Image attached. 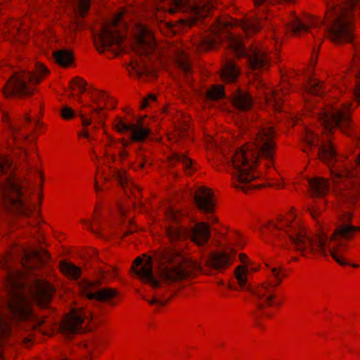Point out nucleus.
Returning <instances> with one entry per match:
<instances>
[{
	"label": "nucleus",
	"mask_w": 360,
	"mask_h": 360,
	"mask_svg": "<svg viewBox=\"0 0 360 360\" xmlns=\"http://www.w3.org/2000/svg\"><path fill=\"white\" fill-rule=\"evenodd\" d=\"M214 204H196L198 209L207 215V219L212 222H217V219L212 215Z\"/></svg>",
	"instance_id": "obj_46"
},
{
	"label": "nucleus",
	"mask_w": 360,
	"mask_h": 360,
	"mask_svg": "<svg viewBox=\"0 0 360 360\" xmlns=\"http://www.w3.org/2000/svg\"><path fill=\"white\" fill-rule=\"evenodd\" d=\"M32 73V80L37 86L38 84L41 82L49 74L48 68L41 63H36L34 70L30 72Z\"/></svg>",
	"instance_id": "obj_32"
},
{
	"label": "nucleus",
	"mask_w": 360,
	"mask_h": 360,
	"mask_svg": "<svg viewBox=\"0 0 360 360\" xmlns=\"http://www.w3.org/2000/svg\"><path fill=\"white\" fill-rule=\"evenodd\" d=\"M122 144L123 146L127 147L129 145V143L125 140H122Z\"/></svg>",
	"instance_id": "obj_64"
},
{
	"label": "nucleus",
	"mask_w": 360,
	"mask_h": 360,
	"mask_svg": "<svg viewBox=\"0 0 360 360\" xmlns=\"http://www.w3.org/2000/svg\"><path fill=\"white\" fill-rule=\"evenodd\" d=\"M307 210L311 216L316 219L322 213L323 209L319 207L316 204H310V206L307 207Z\"/></svg>",
	"instance_id": "obj_52"
},
{
	"label": "nucleus",
	"mask_w": 360,
	"mask_h": 360,
	"mask_svg": "<svg viewBox=\"0 0 360 360\" xmlns=\"http://www.w3.org/2000/svg\"><path fill=\"white\" fill-rule=\"evenodd\" d=\"M323 85L317 78L311 77L305 87V91L313 95H321L323 92Z\"/></svg>",
	"instance_id": "obj_34"
},
{
	"label": "nucleus",
	"mask_w": 360,
	"mask_h": 360,
	"mask_svg": "<svg viewBox=\"0 0 360 360\" xmlns=\"http://www.w3.org/2000/svg\"><path fill=\"white\" fill-rule=\"evenodd\" d=\"M354 94V101L344 103L340 108L327 106L319 115L325 132L330 133L338 128L342 133L349 134L352 128V111L360 103V82L356 85Z\"/></svg>",
	"instance_id": "obj_6"
},
{
	"label": "nucleus",
	"mask_w": 360,
	"mask_h": 360,
	"mask_svg": "<svg viewBox=\"0 0 360 360\" xmlns=\"http://www.w3.org/2000/svg\"><path fill=\"white\" fill-rule=\"evenodd\" d=\"M39 193H38V200L39 202H42L44 200L43 190H40L39 188Z\"/></svg>",
	"instance_id": "obj_61"
},
{
	"label": "nucleus",
	"mask_w": 360,
	"mask_h": 360,
	"mask_svg": "<svg viewBox=\"0 0 360 360\" xmlns=\"http://www.w3.org/2000/svg\"><path fill=\"white\" fill-rule=\"evenodd\" d=\"M119 157L120 160H125L129 157V153L127 150L123 149L120 152Z\"/></svg>",
	"instance_id": "obj_59"
},
{
	"label": "nucleus",
	"mask_w": 360,
	"mask_h": 360,
	"mask_svg": "<svg viewBox=\"0 0 360 360\" xmlns=\"http://www.w3.org/2000/svg\"><path fill=\"white\" fill-rule=\"evenodd\" d=\"M155 46V39L153 32L146 26L138 25L135 32V41L133 49L139 55H148Z\"/></svg>",
	"instance_id": "obj_17"
},
{
	"label": "nucleus",
	"mask_w": 360,
	"mask_h": 360,
	"mask_svg": "<svg viewBox=\"0 0 360 360\" xmlns=\"http://www.w3.org/2000/svg\"><path fill=\"white\" fill-rule=\"evenodd\" d=\"M194 200V202H214L219 200V198L212 188L201 186L195 190Z\"/></svg>",
	"instance_id": "obj_27"
},
{
	"label": "nucleus",
	"mask_w": 360,
	"mask_h": 360,
	"mask_svg": "<svg viewBox=\"0 0 360 360\" xmlns=\"http://www.w3.org/2000/svg\"><path fill=\"white\" fill-rule=\"evenodd\" d=\"M28 256L41 264L46 262L49 259V253L42 248L32 251Z\"/></svg>",
	"instance_id": "obj_44"
},
{
	"label": "nucleus",
	"mask_w": 360,
	"mask_h": 360,
	"mask_svg": "<svg viewBox=\"0 0 360 360\" xmlns=\"http://www.w3.org/2000/svg\"><path fill=\"white\" fill-rule=\"evenodd\" d=\"M123 14L124 12L120 11L111 22H105L94 39V46L98 52L108 53V58H114L123 51L122 43L126 35L120 32L118 28V23Z\"/></svg>",
	"instance_id": "obj_8"
},
{
	"label": "nucleus",
	"mask_w": 360,
	"mask_h": 360,
	"mask_svg": "<svg viewBox=\"0 0 360 360\" xmlns=\"http://www.w3.org/2000/svg\"><path fill=\"white\" fill-rule=\"evenodd\" d=\"M116 100L107 91L96 90L92 93L91 103L83 104L79 109V116L84 127L89 126L93 120L103 115L105 110H111L116 106Z\"/></svg>",
	"instance_id": "obj_10"
},
{
	"label": "nucleus",
	"mask_w": 360,
	"mask_h": 360,
	"mask_svg": "<svg viewBox=\"0 0 360 360\" xmlns=\"http://www.w3.org/2000/svg\"><path fill=\"white\" fill-rule=\"evenodd\" d=\"M155 257L160 266L159 278L154 274L151 257H147L145 260L137 257L131 267L133 272L142 281L153 288H162V283L170 284L193 274L205 272L200 263L186 257L179 250L164 249L158 252Z\"/></svg>",
	"instance_id": "obj_3"
},
{
	"label": "nucleus",
	"mask_w": 360,
	"mask_h": 360,
	"mask_svg": "<svg viewBox=\"0 0 360 360\" xmlns=\"http://www.w3.org/2000/svg\"><path fill=\"white\" fill-rule=\"evenodd\" d=\"M359 9L360 6L356 8L352 6L349 0L343 5L335 1L327 4L325 18L331 22L327 30V36L333 43L342 44L353 41L354 15Z\"/></svg>",
	"instance_id": "obj_4"
},
{
	"label": "nucleus",
	"mask_w": 360,
	"mask_h": 360,
	"mask_svg": "<svg viewBox=\"0 0 360 360\" xmlns=\"http://www.w3.org/2000/svg\"><path fill=\"white\" fill-rule=\"evenodd\" d=\"M240 257L242 262H245V260L247 258L246 255L243 254H240Z\"/></svg>",
	"instance_id": "obj_63"
},
{
	"label": "nucleus",
	"mask_w": 360,
	"mask_h": 360,
	"mask_svg": "<svg viewBox=\"0 0 360 360\" xmlns=\"http://www.w3.org/2000/svg\"><path fill=\"white\" fill-rule=\"evenodd\" d=\"M53 292V287L47 284L45 286H41L37 289V292L34 295V298L39 305L42 307H45L51 300Z\"/></svg>",
	"instance_id": "obj_26"
},
{
	"label": "nucleus",
	"mask_w": 360,
	"mask_h": 360,
	"mask_svg": "<svg viewBox=\"0 0 360 360\" xmlns=\"http://www.w3.org/2000/svg\"><path fill=\"white\" fill-rule=\"evenodd\" d=\"M292 215L278 222L269 221L260 231L263 239L273 245H278L285 249H295L302 252L319 254L322 256L330 255L340 265L349 264L345 255L350 247V241L360 227L350 224L352 213L341 210L338 213L339 222L330 236L324 231L315 238L307 235V231L298 221H292Z\"/></svg>",
	"instance_id": "obj_1"
},
{
	"label": "nucleus",
	"mask_w": 360,
	"mask_h": 360,
	"mask_svg": "<svg viewBox=\"0 0 360 360\" xmlns=\"http://www.w3.org/2000/svg\"><path fill=\"white\" fill-rule=\"evenodd\" d=\"M112 172H114V174L117 176L119 180V184L123 188H125L128 184V176L126 171L114 169Z\"/></svg>",
	"instance_id": "obj_47"
},
{
	"label": "nucleus",
	"mask_w": 360,
	"mask_h": 360,
	"mask_svg": "<svg viewBox=\"0 0 360 360\" xmlns=\"http://www.w3.org/2000/svg\"><path fill=\"white\" fill-rule=\"evenodd\" d=\"M207 98L212 100H219L224 96V89L221 85H215L207 91Z\"/></svg>",
	"instance_id": "obj_42"
},
{
	"label": "nucleus",
	"mask_w": 360,
	"mask_h": 360,
	"mask_svg": "<svg viewBox=\"0 0 360 360\" xmlns=\"http://www.w3.org/2000/svg\"><path fill=\"white\" fill-rule=\"evenodd\" d=\"M4 35L11 43L23 44L28 39V27L18 20H11L6 24Z\"/></svg>",
	"instance_id": "obj_19"
},
{
	"label": "nucleus",
	"mask_w": 360,
	"mask_h": 360,
	"mask_svg": "<svg viewBox=\"0 0 360 360\" xmlns=\"http://www.w3.org/2000/svg\"><path fill=\"white\" fill-rule=\"evenodd\" d=\"M239 26L244 33L248 36L257 33L260 30V22L257 18H246L243 20L233 19L231 17L218 18L211 26L212 35L205 38L199 46L200 51H207L213 49L224 37L229 38V46L239 58L246 56L250 68L253 70L268 68L271 64L269 51L264 46H253L245 53L244 45L239 37L231 35L229 32L235 27Z\"/></svg>",
	"instance_id": "obj_2"
},
{
	"label": "nucleus",
	"mask_w": 360,
	"mask_h": 360,
	"mask_svg": "<svg viewBox=\"0 0 360 360\" xmlns=\"http://www.w3.org/2000/svg\"><path fill=\"white\" fill-rule=\"evenodd\" d=\"M147 302L150 304H157V305H159V306H164L167 303V301H163V300H161L158 299L156 297H154L152 300H147Z\"/></svg>",
	"instance_id": "obj_56"
},
{
	"label": "nucleus",
	"mask_w": 360,
	"mask_h": 360,
	"mask_svg": "<svg viewBox=\"0 0 360 360\" xmlns=\"http://www.w3.org/2000/svg\"><path fill=\"white\" fill-rule=\"evenodd\" d=\"M337 156L336 149L330 139L322 142L319 149L318 157L326 164H330Z\"/></svg>",
	"instance_id": "obj_25"
},
{
	"label": "nucleus",
	"mask_w": 360,
	"mask_h": 360,
	"mask_svg": "<svg viewBox=\"0 0 360 360\" xmlns=\"http://www.w3.org/2000/svg\"><path fill=\"white\" fill-rule=\"evenodd\" d=\"M82 127H84V129L81 131H79L78 133V136L79 137H84V138H86V139H89L90 138V134H89V130L86 129V127L88 126L84 127L82 125Z\"/></svg>",
	"instance_id": "obj_57"
},
{
	"label": "nucleus",
	"mask_w": 360,
	"mask_h": 360,
	"mask_svg": "<svg viewBox=\"0 0 360 360\" xmlns=\"http://www.w3.org/2000/svg\"><path fill=\"white\" fill-rule=\"evenodd\" d=\"M37 90L32 80V73L28 71H20L13 74L3 89V93L7 98L13 96H30Z\"/></svg>",
	"instance_id": "obj_12"
},
{
	"label": "nucleus",
	"mask_w": 360,
	"mask_h": 360,
	"mask_svg": "<svg viewBox=\"0 0 360 360\" xmlns=\"http://www.w3.org/2000/svg\"><path fill=\"white\" fill-rule=\"evenodd\" d=\"M322 22L319 17L307 14L292 21L289 29L295 36H301L308 32L310 28L320 26Z\"/></svg>",
	"instance_id": "obj_20"
},
{
	"label": "nucleus",
	"mask_w": 360,
	"mask_h": 360,
	"mask_svg": "<svg viewBox=\"0 0 360 360\" xmlns=\"http://www.w3.org/2000/svg\"><path fill=\"white\" fill-rule=\"evenodd\" d=\"M127 70L130 76L135 77H140L144 72L143 65L135 60L129 63Z\"/></svg>",
	"instance_id": "obj_43"
},
{
	"label": "nucleus",
	"mask_w": 360,
	"mask_h": 360,
	"mask_svg": "<svg viewBox=\"0 0 360 360\" xmlns=\"http://www.w3.org/2000/svg\"><path fill=\"white\" fill-rule=\"evenodd\" d=\"M240 73L238 67L231 61H227L221 71V78L227 83L234 82Z\"/></svg>",
	"instance_id": "obj_29"
},
{
	"label": "nucleus",
	"mask_w": 360,
	"mask_h": 360,
	"mask_svg": "<svg viewBox=\"0 0 360 360\" xmlns=\"http://www.w3.org/2000/svg\"><path fill=\"white\" fill-rule=\"evenodd\" d=\"M13 141L15 146L20 148L23 141H25L29 136L25 124L22 122L15 123L11 126Z\"/></svg>",
	"instance_id": "obj_28"
},
{
	"label": "nucleus",
	"mask_w": 360,
	"mask_h": 360,
	"mask_svg": "<svg viewBox=\"0 0 360 360\" xmlns=\"http://www.w3.org/2000/svg\"><path fill=\"white\" fill-rule=\"evenodd\" d=\"M309 191L313 198L324 196L329 188V183L326 179L322 177H314L308 180Z\"/></svg>",
	"instance_id": "obj_23"
},
{
	"label": "nucleus",
	"mask_w": 360,
	"mask_h": 360,
	"mask_svg": "<svg viewBox=\"0 0 360 360\" xmlns=\"http://www.w3.org/2000/svg\"><path fill=\"white\" fill-rule=\"evenodd\" d=\"M289 94V84L282 83L276 89L268 90L265 93L266 103L268 105L272 107L276 112L282 110V104L284 97Z\"/></svg>",
	"instance_id": "obj_21"
},
{
	"label": "nucleus",
	"mask_w": 360,
	"mask_h": 360,
	"mask_svg": "<svg viewBox=\"0 0 360 360\" xmlns=\"http://www.w3.org/2000/svg\"><path fill=\"white\" fill-rule=\"evenodd\" d=\"M0 267L6 271L4 285L7 293L6 304L11 316L19 319H27L31 310L22 273L10 266L8 260L5 258L0 262Z\"/></svg>",
	"instance_id": "obj_5"
},
{
	"label": "nucleus",
	"mask_w": 360,
	"mask_h": 360,
	"mask_svg": "<svg viewBox=\"0 0 360 360\" xmlns=\"http://www.w3.org/2000/svg\"><path fill=\"white\" fill-rule=\"evenodd\" d=\"M37 176H38L39 179V188L40 190H43L44 189V181H45L44 173V172L42 170H37Z\"/></svg>",
	"instance_id": "obj_55"
},
{
	"label": "nucleus",
	"mask_w": 360,
	"mask_h": 360,
	"mask_svg": "<svg viewBox=\"0 0 360 360\" xmlns=\"http://www.w3.org/2000/svg\"><path fill=\"white\" fill-rule=\"evenodd\" d=\"M330 169L335 183H338L343 179H348L352 176L351 172L345 168L336 169L333 167H331Z\"/></svg>",
	"instance_id": "obj_40"
},
{
	"label": "nucleus",
	"mask_w": 360,
	"mask_h": 360,
	"mask_svg": "<svg viewBox=\"0 0 360 360\" xmlns=\"http://www.w3.org/2000/svg\"><path fill=\"white\" fill-rule=\"evenodd\" d=\"M213 4L209 1H198L193 4L190 0H160L158 10H164L173 14L179 11L189 12L190 15L181 21L191 26L195 21L207 16L213 8Z\"/></svg>",
	"instance_id": "obj_9"
},
{
	"label": "nucleus",
	"mask_w": 360,
	"mask_h": 360,
	"mask_svg": "<svg viewBox=\"0 0 360 360\" xmlns=\"http://www.w3.org/2000/svg\"><path fill=\"white\" fill-rule=\"evenodd\" d=\"M60 269L64 274L72 279H77L81 275V269L72 263L62 262Z\"/></svg>",
	"instance_id": "obj_35"
},
{
	"label": "nucleus",
	"mask_w": 360,
	"mask_h": 360,
	"mask_svg": "<svg viewBox=\"0 0 360 360\" xmlns=\"http://www.w3.org/2000/svg\"><path fill=\"white\" fill-rule=\"evenodd\" d=\"M169 160L171 162H181L184 167L185 172L187 175L191 176L193 174V170L191 168L192 166V160L191 159L186 157L184 155L181 154H174L168 158Z\"/></svg>",
	"instance_id": "obj_33"
},
{
	"label": "nucleus",
	"mask_w": 360,
	"mask_h": 360,
	"mask_svg": "<svg viewBox=\"0 0 360 360\" xmlns=\"http://www.w3.org/2000/svg\"><path fill=\"white\" fill-rule=\"evenodd\" d=\"M130 131V138L134 142H143L150 134V129L147 127H143L139 122L133 124Z\"/></svg>",
	"instance_id": "obj_30"
},
{
	"label": "nucleus",
	"mask_w": 360,
	"mask_h": 360,
	"mask_svg": "<svg viewBox=\"0 0 360 360\" xmlns=\"http://www.w3.org/2000/svg\"><path fill=\"white\" fill-rule=\"evenodd\" d=\"M258 150L253 143H246L236 151L232 158V164L236 169L233 174V186L244 189L243 184H248L257 177L255 166L259 159Z\"/></svg>",
	"instance_id": "obj_7"
},
{
	"label": "nucleus",
	"mask_w": 360,
	"mask_h": 360,
	"mask_svg": "<svg viewBox=\"0 0 360 360\" xmlns=\"http://www.w3.org/2000/svg\"><path fill=\"white\" fill-rule=\"evenodd\" d=\"M246 273V268L243 266H239L236 270V278L240 288L243 290H250V287L247 283Z\"/></svg>",
	"instance_id": "obj_37"
},
{
	"label": "nucleus",
	"mask_w": 360,
	"mask_h": 360,
	"mask_svg": "<svg viewBox=\"0 0 360 360\" xmlns=\"http://www.w3.org/2000/svg\"><path fill=\"white\" fill-rule=\"evenodd\" d=\"M349 2L356 8L360 6V0H349Z\"/></svg>",
	"instance_id": "obj_60"
},
{
	"label": "nucleus",
	"mask_w": 360,
	"mask_h": 360,
	"mask_svg": "<svg viewBox=\"0 0 360 360\" xmlns=\"http://www.w3.org/2000/svg\"><path fill=\"white\" fill-rule=\"evenodd\" d=\"M108 181V177L105 174L104 171L98 169L94 179V188L96 192L98 193L99 191L106 188L105 184Z\"/></svg>",
	"instance_id": "obj_38"
},
{
	"label": "nucleus",
	"mask_w": 360,
	"mask_h": 360,
	"mask_svg": "<svg viewBox=\"0 0 360 360\" xmlns=\"http://www.w3.org/2000/svg\"><path fill=\"white\" fill-rule=\"evenodd\" d=\"M90 319L82 310L72 309L63 319L60 328L61 333L70 338L73 335L87 330Z\"/></svg>",
	"instance_id": "obj_15"
},
{
	"label": "nucleus",
	"mask_w": 360,
	"mask_h": 360,
	"mask_svg": "<svg viewBox=\"0 0 360 360\" xmlns=\"http://www.w3.org/2000/svg\"><path fill=\"white\" fill-rule=\"evenodd\" d=\"M2 120L4 122H9V116L7 113H4Z\"/></svg>",
	"instance_id": "obj_62"
},
{
	"label": "nucleus",
	"mask_w": 360,
	"mask_h": 360,
	"mask_svg": "<svg viewBox=\"0 0 360 360\" xmlns=\"http://www.w3.org/2000/svg\"><path fill=\"white\" fill-rule=\"evenodd\" d=\"M56 62L63 68L70 66L74 61L73 53L69 50H59L53 53Z\"/></svg>",
	"instance_id": "obj_31"
},
{
	"label": "nucleus",
	"mask_w": 360,
	"mask_h": 360,
	"mask_svg": "<svg viewBox=\"0 0 360 360\" xmlns=\"http://www.w3.org/2000/svg\"><path fill=\"white\" fill-rule=\"evenodd\" d=\"M72 84H75L77 86V88L81 91L82 92L84 91L86 83L84 79H83L81 77H75L72 80Z\"/></svg>",
	"instance_id": "obj_53"
},
{
	"label": "nucleus",
	"mask_w": 360,
	"mask_h": 360,
	"mask_svg": "<svg viewBox=\"0 0 360 360\" xmlns=\"http://www.w3.org/2000/svg\"><path fill=\"white\" fill-rule=\"evenodd\" d=\"M174 59L179 68L186 74L191 72L190 63L186 55L181 51H177Z\"/></svg>",
	"instance_id": "obj_36"
},
{
	"label": "nucleus",
	"mask_w": 360,
	"mask_h": 360,
	"mask_svg": "<svg viewBox=\"0 0 360 360\" xmlns=\"http://www.w3.org/2000/svg\"><path fill=\"white\" fill-rule=\"evenodd\" d=\"M270 272L271 281L258 287L254 291L255 302L259 309L271 304H279L273 301L275 297L273 288L281 283L282 278L285 276V274L282 272V269L280 266L271 267Z\"/></svg>",
	"instance_id": "obj_13"
},
{
	"label": "nucleus",
	"mask_w": 360,
	"mask_h": 360,
	"mask_svg": "<svg viewBox=\"0 0 360 360\" xmlns=\"http://www.w3.org/2000/svg\"><path fill=\"white\" fill-rule=\"evenodd\" d=\"M302 141L309 147L316 146L319 142V137L317 134H316L313 130L309 128H307L305 129Z\"/></svg>",
	"instance_id": "obj_41"
},
{
	"label": "nucleus",
	"mask_w": 360,
	"mask_h": 360,
	"mask_svg": "<svg viewBox=\"0 0 360 360\" xmlns=\"http://www.w3.org/2000/svg\"><path fill=\"white\" fill-rule=\"evenodd\" d=\"M0 190L4 198L10 200L11 202H21L25 194L22 181L15 176H8L1 183Z\"/></svg>",
	"instance_id": "obj_18"
},
{
	"label": "nucleus",
	"mask_w": 360,
	"mask_h": 360,
	"mask_svg": "<svg viewBox=\"0 0 360 360\" xmlns=\"http://www.w3.org/2000/svg\"><path fill=\"white\" fill-rule=\"evenodd\" d=\"M111 274L112 276H115L116 275V271L114 268L112 267H110V271H101V275L102 277H104L105 275H107L108 274Z\"/></svg>",
	"instance_id": "obj_58"
},
{
	"label": "nucleus",
	"mask_w": 360,
	"mask_h": 360,
	"mask_svg": "<svg viewBox=\"0 0 360 360\" xmlns=\"http://www.w3.org/2000/svg\"><path fill=\"white\" fill-rule=\"evenodd\" d=\"M60 116L65 120H71L75 117V113L71 108L64 107L61 110Z\"/></svg>",
	"instance_id": "obj_50"
},
{
	"label": "nucleus",
	"mask_w": 360,
	"mask_h": 360,
	"mask_svg": "<svg viewBox=\"0 0 360 360\" xmlns=\"http://www.w3.org/2000/svg\"><path fill=\"white\" fill-rule=\"evenodd\" d=\"M157 98L154 94H149L146 97L143 98L140 108L144 110L148 107H151L153 104L156 103Z\"/></svg>",
	"instance_id": "obj_48"
},
{
	"label": "nucleus",
	"mask_w": 360,
	"mask_h": 360,
	"mask_svg": "<svg viewBox=\"0 0 360 360\" xmlns=\"http://www.w3.org/2000/svg\"><path fill=\"white\" fill-rule=\"evenodd\" d=\"M189 125L187 122L179 123L176 126V130L179 132L178 136L184 137L186 131L188 129Z\"/></svg>",
	"instance_id": "obj_54"
},
{
	"label": "nucleus",
	"mask_w": 360,
	"mask_h": 360,
	"mask_svg": "<svg viewBox=\"0 0 360 360\" xmlns=\"http://www.w3.org/2000/svg\"><path fill=\"white\" fill-rule=\"evenodd\" d=\"M232 104L236 109L241 111L249 110L253 103L251 95L243 91H237L232 96Z\"/></svg>",
	"instance_id": "obj_24"
},
{
	"label": "nucleus",
	"mask_w": 360,
	"mask_h": 360,
	"mask_svg": "<svg viewBox=\"0 0 360 360\" xmlns=\"http://www.w3.org/2000/svg\"><path fill=\"white\" fill-rule=\"evenodd\" d=\"M11 165V160L8 157H0V175L6 172Z\"/></svg>",
	"instance_id": "obj_51"
},
{
	"label": "nucleus",
	"mask_w": 360,
	"mask_h": 360,
	"mask_svg": "<svg viewBox=\"0 0 360 360\" xmlns=\"http://www.w3.org/2000/svg\"><path fill=\"white\" fill-rule=\"evenodd\" d=\"M235 253V250L232 248L224 252L212 253L207 259L206 265L208 268L214 270L224 269L229 264Z\"/></svg>",
	"instance_id": "obj_22"
},
{
	"label": "nucleus",
	"mask_w": 360,
	"mask_h": 360,
	"mask_svg": "<svg viewBox=\"0 0 360 360\" xmlns=\"http://www.w3.org/2000/svg\"><path fill=\"white\" fill-rule=\"evenodd\" d=\"M91 0H79V13L82 18H84L90 8Z\"/></svg>",
	"instance_id": "obj_49"
},
{
	"label": "nucleus",
	"mask_w": 360,
	"mask_h": 360,
	"mask_svg": "<svg viewBox=\"0 0 360 360\" xmlns=\"http://www.w3.org/2000/svg\"><path fill=\"white\" fill-rule=\"evenodd\" d=\"M133 124L128 123L122 117H117L113 122L114 129L120 134L130 131Z\"/></svg>",
	"instance_id": "obj_39"
},
{
	"label": "nucleus",
	"mask_w": 360,
	"mask_h": 360,
	"mask_svg": "<svg viewBox=\"0 0 360 360\" xmlns=\"http://www.w3.org/2000/svg\"><path fill=\"white\" fill-rule=\"evenodd\" d=\"M254 144L258 150L259 155L266 160V166L271 168L274 165V155L276 148L275 131L273 127H264L257 133Z\"/></svg>",
	"instance_id": "obj_14"
},
{
	"label": "nucleus",
	"mask_w": 360,
	"mask_h": 360,
	"mask_svg": "<svg viewBox=\"0 0 360 360\" xmlns=\"http://www.w3.org/2000/svg\"><path fill=\"white\" fill-rule=\"evenodd\" d=\"M10 334V328L6 321L0 316V360L2 359V340Z\"/></svg>",
	"instance_id": "obj_45"
},
{
	"label": "nucleus",
	"mask_w": 360,
	"mask_h": 360,
	"mask_svg": "<svg viewBox=\"0 0 360 360\" xmlns=\"http://www.w3.org/2000/svg\"><path fill=\"white\" fill-rule=\"evenodd\" d=\"M102 281L98 278L94 281L82 280L79 282V288L83 296L90 300L105 302L111 300L117 295V292L112 288H98Z\"/></svg>",
	"instance_id": "obj_16"
},
{
	"label": "nucleus",
	"mask_w": 360,
	"mask_h": 360,
	"mask_svg": "<svg viewBox=\"0 0 360 360\" xmlns=\"http://www.w3.org/2000/svg\"><path fill=\"white\" fill-rule=\"evenodd\" d=\"M166 231L172 243L181 242L189 238L198 245H203L207 243L210 237V226L205 222L195 224L190 230L179 225L169 226Z\"/></svg>",
	"instance_id": "obj_11"
}]
</instances>
